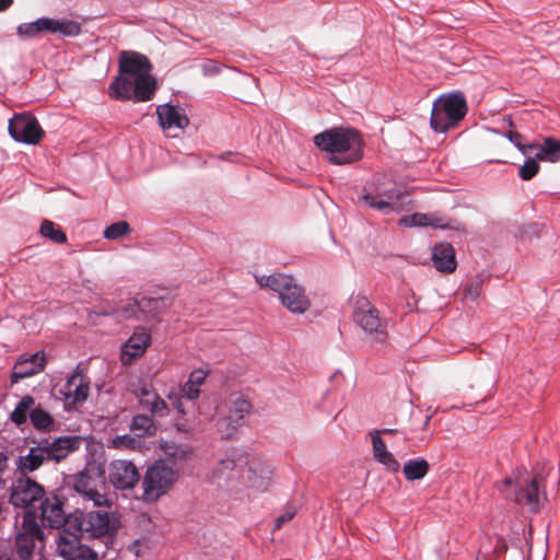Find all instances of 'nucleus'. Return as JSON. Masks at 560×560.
<instances>
[{
  "label": "nucleus",
  "mask_w": 560,
  "mask_h": 560,
  "mask_svg": "<svg viewBox=\"0 0 560 560\" xmlns=\"http://www.w3.org/2000/svg\"><path fill=\"white\" fill-rule=\"evenodd\" d=\"M0 560H14L11 556L8 553L0 555Z\"/></svg>",
  "instance_id": "54"
},
{
  "label": "nucleus",
  "mask_w": 560,
  "mask_h": 560,
  "mask_svg": "<svg viewBox=\"0 0 560 560\" xmlns=\"http://www.w3.org/2000/svg\"><path fill=\"white\" fill-rule=\"evenodd\" d=\"M143 409L149 410L155 417H165L168 415V406L166 401L154 390L142 387L139 398Z\"/></svg>",
  "instance_id": "28"
},
{
  "label": "nucleus",
  "mask_w": 560,
  "mask_h": 560,
  "mask_svg": "<svg viewBox=\"0 0 560 560\" xmlns=\"http://www.w3.org/2000/svg\"><path fill=\"white\" fill-rule=\"evenodd\" d=\"M112 445L114 448H129L135 450L140 445V441L137 438L131 436L130 434L117 435L112 440Z\"/></svg>",
  "instance_id": "41"
},
{
  "label": "nucleus",
  "mask_w": 560,
  "mask_h": 560,
  "mask_svg": "<svg viewBox=\"0 0 560 560\" xmlns=\"http://www.w3.org/2000/svg\"><path fill=\"white\" fill-rule=\"evenodd\" d=\"M429 421H430V418H429V417H427L424 424H428V423H429Z\"/></svg>",
  "instance_id": "59"
},
{
  "label": "nucleus",
  "mask_w": 560,
  "mask_h": 560,
  "mask_svg": "<svg viewBox=\"0 0 560 560\" xmlns=\"http://www.w3.org/2000/svg\"><path fill=\"white\" fill-rule=\"evenodd\" d=\"M151 303H153L154 305H158L159 301L158 300H148V299L143 298V299H141V301L136 302L137 306L140 310H143L144 306L150 305Z\"/></svg>",
  "instance_id": "50"
},
{
  "label": "nucleus",
  "mask_w": 560,
  "mask_h": 560,
  "mask_svg": "<svg viewBox=\"0 0 560 560\" xmlns=\"http://www.w3.org/2000/svg\"><path fill=\"white\" fill-rule=\"evenodd\" d=\"M222 66L214 61V60H208L202 65V73L206 77H213L221 72Z\"/></svg>",
  "instance_id": "48"
},
{
  "label": "nucleus",
  "mask_w": 560,
  "mask_h": 560,
  "mask_svg": "<svg viewBox=\"0 0 560 560\" xmlns=\"http://www.w3.org/2000/svg\"><path fill=\"white\" fill-rule=\"evenodd\" d=\"M72 533L81 536L86 533L90 538L113 536L119 528V521L114 513L106 510L75 512Z\"/></svg>",
  "instance_id": "7"
},
{
  "label": "nucleus",
  "mask_w": 560,
  "mask_h": 560,
  "mask_svg": "<svg viewBox=\"0 0 560 560\" xmlns=\"http://www.w3.org/2000/svg\"><path fill=\"white\" fill-rule=\"evenodd\" d=\"M37 541L40 539L16 534L14 546L18 557L21 560H32Z\"/></svg>",
  "instance_id": "36"
},
{
  "label": "nucleus",
  "mask_w": 560,
  "mask_h": 560,
  "mask_svg": "<svg viewBox=\"0 0 560 560\" xmlns=\"http://www.w3.org/2000/svg\"><path fill=\"white\" fill-rule=\"evenodd\" d=\"M151 343V334L144 327H137L133 334L122 343L120 362L130 365L136 359L142 357Z\"/></svg>",
  "instance_id": "15"
},
{
  "label": "nucleus",
  "mask_w": 560,
  "mask_h": 560,
  "mask_svg": "<svg viewBox=\"0 0 560 560\" xmlns=\"http://www.w3.org/2000/svg\"><path fill=\"white\" fill-rule=\"evenodd\" d=\"M8 130L14 141L24 144H37L44 136L38 120L30 113L14 114L9 120Z\"/></svg>",
  "instance_id": "10"
},
{
  "label": "nucleus",
  "mask_w": 560,
  "mask_h": 560,
  "mask_svg": "<svg viewBox=\"0 0 560 560\" xmlns=\"http://www.w3.org/2000/svg\"><path fill=\"white\" fill-rule=\"evenodd\" d=\"M529 150L532 155L539 161H547L550 163L560 162V140L547 137L541 144L530 143Z\"/></svg>",
  "instance_id": "27"
},
{
  "label": "nucleus",
  "mask_w": 560,
  "mask_h": 560,
  "mask_svg": "<svg viewBox=\"0 0 560 560\" xmlns=\"http://www.w3.org/2000/svg\"><path fill=\"white\" fill-rule=\"evenodd\" d=\"M430 470V465L422 457L408 459L402 467V472L408 481L423 479Z\"/></svg>",
  "instance_id": "30"
},
{
  "label": "nucleus",
  "mask_w": 560,
  "mask_h": 560,
  "mask_svg": "<svg viewBox=\"0 0 560 560\" xmlns=\"http://www.w3.org/2000/svg\"><path fill=\"white\" fill-rule=\"evenodd\" d=\"M152 65L149 58L136 51H121L119 55V73L130 80L138 78L140 74L151 72Z\"/></svg>",
  "instance_id": "18"
},
{
  "label": "nucleus",
  "mask_w": 560,
  "mask_h": 560,
  "mask_svg": "<svg viewBox=\"0 0 560 560\" xmlns=\"http://www.w3.org/2000/svg\"><path fill=\"white\" fill-rule=\"evenodd\" d=\"M156 116L163 130L184 129L189 124L185 109L179 105L161 104L156 107Z\"/></svg>",
  "instance_id": "21"
},
{
  "label": "nucleus",
  "mask_w": 560,
  "mask_h": 560,
  "mask_svg": "<svg viewBox=\"0 0 560 560\" xmlns=\"http://www.w3.org/2000/svg\"><path fill=\"white\" fill-rule=\"evenodd\" d=\"M178 477V471L168 462L155 460L148 467L142 480L143 500L154 502L164 495Z\"/></svg>",
  "instance_id": "8"
},
{
  "label": "nucleus",
  "mask_w": 560,
  "mask_h": 560,
  "mask_svg": "<svg viewBox=\"0 0 560 560\" xmlns=\"http://www.w3.org/2000/svg\"><path fill=\"white\" fill-rule=\"evenodd\" d=\"M43 33H48L46 16L39 18L30 23H22L16 27V35L21 39H33Z\"/></svg>",
  "instance_id": "31"
},
{
  "label": "nucleus",
  "mask_w": 560,
  "mask_h": 560,
  "mask_svg": "<svg viewBox=\"0 0 560 560\" xmlns=\"http://www.w3.org/2000/svg\"><path fill=\"white\" fill-rule=\"evenodd\" d=\"M86 501H91L93 506L98 508V510H103V508H110L112 501L107 498V495L101 492L97 488L94 489L89 497L83 498Z\"/></svg>",
  "instance_id": "42"
},
{
  "label": "nucleus",
  "mask_w": 560,
  "mask_h": 560,
  "mask_svg": "<svg viewBox=\"0 0 560 560\" xmlns=\"http://www.w3.org/2000/svg\"><path fill=\"white\" fill-rule=\"evenodd\" d=\"M408 194L396 188L384 187L375 182L366 183L363 187V194L358 197L359 202L377 210L384 215L399 213L410 203Z\"/></svg>",
  "instance_id": "4"
},
{
  "label": "nucleus",
  "mask_w": 560,
  "mask_h": 560,
  "mask_svg": "<svg viewBox=\"0 0 560 560\" xmlns=\"http://www.w3.org/2000/svg\"><path fill=\"white\" fill-rule=\"evenodd\" d=\"M130 226L126 221H118L108 225L103 235L107 240H117L122 235L129 233Z\"/></svg>",
  "instance_id": "39"
},
{
  "label": "nucleus",
  "mask_w": 560,
  "mask_h": 560,
  "mask_svg": "<svg viewBox=\"0 0 560 560\" xmlns=\"http://www.w3.org/2000/svg\"><path fill=\"white\" fill-rule=\"evenodd\" d=\"M182 394L183 397L187 398L188 400H195L199 397L200 389L198 386L190 384V382L187 380V382L182 387Z\"/></svg>",
  "instance_id": "46"
},
{
  "label": "nucleus",
  "mask_w": 560,
  "mask_h": 560,
  "mask_svg": "<svg viewBox=\"0 0 560 560\" xmlns=\"http://www.w3.org/2000/svg\"><path fill=\"white\" fill-rule=\"evenodd\" d=\"M73 488L82 498L89 497L96 489V479L88 472H80L75 477Z\"/></svg>",
  "instance_id": "37"
},
{
  "label": "nucleus",
  "mask_w": 560,
  "mask_h": 560,
  "mask_svg": "<svg viewBox=\"0 0 560 560\" xmlns=\"http://www.w3.org/2000/svg\"><path fill=\"white\" fill-rule=\"evenodd\" d=\"M8 455L4 452H0V475L4 472L8 466Z\"/></svg>",
  "instance_id": "49"
},
{
  "label": "nucleus",
  "mask_w": 560,
  "mask_h": 560,
  "mask_svg": "<svg viewBox=\"0 0 560 560\" xmlns=\"http://www.w3.org/2000/svg\"><path fill=\"white\" fill-rule=\"evenodd\" d=\"M469 290H470V292H476L477 293L478 285H476L475 289H472V285H471V287H469Z\"/></svg>",
  "instance_id": "56"
},
{
  "label": "nucleus",
  "mask_w": 560,
  "mask_h": 560,
  "mask_svg": "<svg viewBox=\"0 0 560 560\" xmlns=\"http://www.w3.org/2000/svg\"><path fill=\"white\" fill-rule=\"evenodd\" d=\"M246 456L238 450H231L219 460L212 470V479L219 487H229L237 479L244 468Z\"/></svg>",
  "instance_id": "13"
},
{
  "label": "nucleus",
  "mask_w": 560,
  "mask_h": 560,
  "mask_svg": "<svg viewBox=\"0 0 560 560\" xmlns=\"http://www.w3.org/2000/svg\"><path fill=\"white\" fill-rule=\"evenodd\" d=\"M429 226H432V228H439V229H445L446 226L444 224L441 223V220L435 218V217H431L430 215V224Z\"/></svg>",
  "instance_id": "51"
},
{
  "label": "nucleus",
  "mask_w": 560,
  "mask_h": 560,
  "mask_svg": "<svg viewBox=\"0 0 560 560\" xmlns=\"http://www.w3.org/2000/svg\"><path fill=\"white\" fill-rule=\"evenodd\" d=\"M47 447V460L59 463L63 460L70 453L79 450L81 438L77 435L59 436L51 442L49 439H42Z\"/></svg>",
  "instance_id": "20"
},
{
  "label": "nucleus",
  "mask_w": 560,
  "mask_h": 560,
  "mask_svg": "<svg viewBox=\"0 0 560 560\" xmlns=\"http://www.w3.org/2000/svg\"><path fill=\"white\" fill-rule=\"evenodd\" d=\"M468 106L462 92L439 96L433 105L430 118L431 128L444 133L454 128L467 114Z\"/></svg>",
  "instance_id": "5"
},
{
  "label": "nucleus",
  "mask_w": 560,
  "mask_h": 560,
  "mask_svg": "<svg viewBox=\"0 0 560 560\" xmlns=\"http://www.w3.org/2000/svg\"><path fill=\"white\" fill-rule=\"evenodd\" d=\"M72 538L60 536L58 550L63 560H96L97 552L79 540V535L70 533Z\"/></svg>",
  "instance_id": "19"
},
{
  "label": "nucleus",
  "mask_w": 560,
  "mask_h": 560,
  "mask_svg": "<svg viewBox=\"0 0 560 560\" xmlns=\"http://www.w3.org/2000/svg\"><path fill=\"white\" fill-rule=\"evenodd\" d=\"M370 434L372 440L374 459L377 463L384 465L388 471L397 472L400 468V464L395 458V456L389 451H387V446L383 439L381 438L382 431H373Z\"/></svg>",
  "instance_id": "26"
},
{
  "label": "nucleus",
  "mask_w": 560,
  "mask_h": 560,
  "mask_svg": "<svg viewBox=\"0 0 560 560\" xmlns=\"http://www.w3.org/2000/svg\"><path fill=\"white\" fill-rule=\"evenodd\" d=\"M108 480L117 490H130L140 481V474L131 460L114 459L108 465Z\"/></svg>",
  "instance_id": "14"
},
{
  "label": "nucleus",
  "mask_w": 560,
  "mask_h": 560,
  "mask_svg": "<svg viewBox=\"0 0 560 560\" xmlns=\"http://www.w3.org/2000/svg\"><path fill=\"white\" fill-rule=\"evenodd\" d=\"M244 466H246L244 472L246 474L248 486L259 491L267 490L273 472L268 462L260 457L253 456L248 458L246 456Z\"/></svg>",
  "instance_id": "16"
},
{
  "label": "nucleus",
  "mask_w": 560,
  "mask_h": 560,
  "mask_svg": "<svg viewBox=\"0 0 560 560\" xmlns=\"http://www.w3.org/2000/svg\"><path fill=\"white\" fill-rule=\"evenodd\" d=\"M382 434H394L397 432L396 429H389V428H386V429H382Z\"/></svg>",
  "instance_id": "53"
},
{
  "label": "nucleus",
  "mask_w": 560,
  "mask_h": 560,
  "mask_svg": "<svg viewBox=\"0 0 560 560\" xmlns=\"http://www.w3.org/2000/svg\"><path fill=\"white\" fill-rule=\"evenodd\" d=\"M526 229L536 230V225H528Z\"/></svg>",
  "instance_id": "58"
},
{
  "label": "nucleus",
  "mask_w": 560,
  "mask_h": 560,
  "mask_svg": "<svg viewBox=\"0 0 560 560\" xmlns=\"http://www.w3.org/2000/svg\"><path fill=\"white\" fill-rule=\"evenodd\" d=\"M39 503V515L44 525L50 528L63 527V532L71 533L74 523L73 514L66 515L63 501L59 497L54 493L45 494Z\"/></svg>",
  "instance_id": "11"
},
{
  "label": "nucleus",
  "mask_w": 560,
  "mask_h": 560,
  "mask_svg": "<svg viewBox=\"0 0 560 560\" xmlns=\"http://www.w3.org/2000/svg\"><path fill=\"white\" fill-rule=\"evenodd\" d=\"M539 171V164L535 159L529 158L520 168V177L524 180L532 179Z\"/></svg>",
  "instance_id": "43"
},
{
  "label": "nucleus",
  "mask_w": 560,
  "mask_h": 560,
  "mask_svg": "<svg viewBox=\"0 0 560 560\" xmlns=\"http://www.w3.org/2000/svg\"><path fill=\"white\" fill-rule=\"evenodd\" d=\"M260 287H266L279 294L282 305L293 314H304L311 306L304 288L292 276L275 273L257 278Z\"/></svg>",
  "instance_id": "3"
},
{
  "label": "nucleus",
  "mask_w": 560,
  "mask_h": 560,
  "mask_svg": "<svg viewBox=\"0 0 560 560\" xmlns=\"http://www.w3.org/2000/svg\"><path fill=\"white\" fill-rule=\"evenodd\" d=\"M469 290H470V292H476L477 293L478 285H476L475 289H472V285H471V287H469Z\"/></svg>",
  "instance_id": "55"
},
{
  "label": "nucleus",
  "mask_w": 560,
  "mask_h": 560,
  "mask_svg": "<svg viewBox=\"0 0 560 560\" xmlns=\"http://www.w3.org/2000/svg\"><path fill=\"white\" fill-rule=\"evenodd\" d=\"M499 490L508 500L526 505L533 512H538L540 499L546 498L539 489L537 478L525 468H518L513 476L506 477Z\"/></svg>",
  "instance_id": "2"
},
{
  "label": "nucleus",
  "mask_w": 560,
  "mask_h": 560,
  "mask_svg": "<svg viewBox=\"0 0 560 560\" xmlns=\"http://www.w3.org/2000/svg\"><path fill=\"white\" fill-rule=\"evenodd\" d=\"M45 497V489L31 477H19L11 488L10 502L16 508H31Z\"/></svg>",
  "instance_id": "12"
},
{
  "label": "nucleus",
  "mask_w": 560,
  "mask_h": 560,
  "mask_svg": "<svg viewBox=\"0 0 560 560\" xmlns=\"http://www.w3.org/2000/svg\"><path fill=\"white\" fill-rule=\"evenodd\" d=\"M399 224L404 226H429L430 215L424 213H413L411 215H405L399 220Z\"/></svg>",
  "instance_id": "40"
},
{
  "label": "nucleus",
  "mask_w": 560,
  "mask_h": 560,
  "mask_svg": "<svg viewBox=\"0 0 560 560\" xmlns=\"http://www.w3.org/2000/svg\"><path fill=\"white\" fill-rule=\"evenodd\" d=\"M433 266L436 270L445 273L453 272L457 267L455 249L452 244L442 242L432 248Z\"/></svg>",
  "instance_id": "24"
},
{
  "label": "nucleus",
  "mask_w": 560,
  "mask_h": 560,
  "mask_svg": "<svg viewBox=\"0 0 560 560\" xmlns=\"http://www.w3.org/2000/svg\"><path fill=\"white\" fill-rule=\"evenodd\" d=\"M28 417L32 425L38 431L50 432L55 428L52 416L42 407L31 408Z\"/></svg>",
  "instance_id": "32"
},
{
  "label": "nucleus",
  "mask_w": 560,
  "mask_h": 560,
  "mask_svg": "<svg viewBox=\"0 0 560 560\" xmlns=\"http://www.w3.org/2000/svg\"><path fill=\"white\" fill-rule=\"evenodd\" d=\"M48 34H58L63 37H77L81 34V24L73 20L47 18Z\"/></svg>",
  "instance_id": "29"
},
{
  "label": "nucleus",
  "mask_w": 560,
  "mask_h": 560,
  "mask_svg": "<svg viewBox=\"0 0 560 560\" xmlns=\"http://www.w3.org/2000/svg\"><path fill=\"white\" fill-rule=\"evenodd\" d=\"M40 234L57 244H63L67 241L65 232L49 220L42 222Z\"/></svg>",
  "instance_id": "38"
},
{
  "label": "nucleus",
  "mask_w": 560,
  "mask_h": 560,
  "mask_svg": "<svg viewBox=\"0 0 560 560\" xmlns=\"http://www.w3.org/2000/svg\"><path fill=\"white\" fill-rule=\"evenodd\" d=\"M130 431L138 438L153 436L156 432V425L148 415H136L132 417Z\"/></svg>",
  "instance_id": "33"
},
{
  "label": "nucleus",
  "mask_w": 560,
  "mask_h": 560,
  "mask_svg": "<svg viewBox=\"0 0 560 560\" xmlns=\"http://www.w3.org/2000/svg\"><path fill=\"white\" fill-rule=\"evenodd\" d=\"M296 514V510L288 506L285 511L276 518L275 530L280 529L287 522L291 521Z\"/></svg>",
  "instance_id": "45"
},
{
  "label": "nucleus",
  "mask_w": 560,
  "mask_h": 560,
  "mask_svg": "<svg viewBox=\"0 0 560 560\" xmlns=\"http://www.w3.org/2000/svg\"><path fill=\"white\" fill-rule=\"evenodd\" d=\"M45 354L42 351L35 352L28 357H21L14 364L11 374L12 383H16L23 378L31 377L42 372L45 368Z\"/></svg>",
  "instance_id": "22"
},
{
  "label": "nucleus",
  "mask_w": 560,
  "mask_h": 560,
  "mask_svg": "<svg viewBox=\"0 0 560 560\" xmlns=\"http://www.w3.org/2000/svg\"><path fill=\"white\" fill-rule=\"evenodd\" d=\"M314 143L329 153L328 161L334 165L358 162L363 156L364 141L353 128H331L314 137Z\"/></svg>",
  "instance_id": "1"
},
{
  "label": "nucleus",
  "mask_w": 560,
  "mask_h": 560,
  "mask_svg": "<svg viewBox=\"0 0 560 560\" xmlns=\"http://www.w3.org/2000/svg\"><path fill=\"white\" fill-rule=\"evenodd\" d=\"M469 290H470V292H476L477 293L478 285H476L475 289H472V285H471V287H469Z\"/></svg>",
  "instance_id": "57"
},
{
  "label": "nucleus",
  "mask_w": 560,
  "mask_h": 560,
  "mask_svg": "<svg viewBox=\"0 0 560 560\" xmlns=\"http://www.w3.org/2000/svg\"><path fill=\"white\" fill-rule=\"evenodd\" d=\"M207 376L208 371L196 369L189 374L188 381L190 384L200 387L205 383Z\"/></svg>",
  "instance_id": "47"
},
{
  "label": "nucleus",
  "mask_w": 560,
  "mask_h": 560,
  "mask_svg": "<svg viewBox=\"0 0 560 560\" xmlns=\"http://www.w3.org/2000/svg\"><path fill=\"white\" fill-rule=\"evenodd\" d=\"M18 534L33 537L36 539H40V540L43 539L44 534H43V530L37 522V514L35 512H32V511L25 512V514L23 516L21 528L18 532Z\"/></svg>",
  "instance_id": "35"
},
{
  "label": "nucleus",
  "mask_w": 560,
  "mask_h": 560,
  "mask_svg": "<svg viewBox=\"0 0 560 560\" xmlns=\"http://www.w3.org/2000/svg\"><path fill=\"white\" fill-rule=\"evenodd\" d=\"M35 399L31 395H24L16 404L14 410L10 415V420L21 427L27 422V413L34 406Z\"/></svg>",
  "instance_id": "34"
},
{
  "label": "nucleus",
  "mask_w": 560,
  "mask_h": 560,
  "mask_svg": "<svg viewBox=\"0 0 560 560\" xmlns=\"http://www.w3.org/2000/svg\"><path fill=\"white\" fill-rule=\"evenodd\" d=\"M250 409L252 404L243 397H237L233 401L231 416L223 418L218 422L220 431H222L223 427H225L226 429V431L223 433V438H230L232 435V433L241 424V420L244 418L245 415L249 413Z\"/></svg>",
  "instance_id": "23"
},
{
  "label": "nucleus",
  "mask_w": 560,
  "mask_h": 560,
  "mask_svg": "<svg viewBox=\"0 0 560 560\" xmlns=\"http://www.w3.org/2000/svg\"><path fill=\"white\" fill-rule=\"evenodd\" d=\"M353 319L371 338L372 342L384 343L388 337L386 319L381 318L378 310L365 298L354 301Z\"/></svg>",
  "instance_id": "9"
},
{
  "label": "nucleus",
  "mask_w": 560,
  "mask_h": 560,
  "mask_svg": "<svg viewBox=\"0 0 560 560\" xmlns=\"http://www.w3.org/2000/svg\"><path fill=\"white\" fill-rule=\"evenodd\" d=\"M66 405L74 407L86 401L90 392V381L80 371H75L60 388Z\"/></svg>",
  "instance_id": "17"
},
{
  "label": "nucleus",
  "mask_w": 560,
  "mask_h": 560,
  "mask_svg": "<svg viewBox=\"0 0 560 560\" xmlns=\"http://www.w3.org/2000/svg\"><path fill=\"white\" fill-rule=\"evenodd\" d=\"M506 138L524 154L532 155V150H529V144H523V136L518 132L509 131L506 133Z\"/></svg>",
  "instance_id": "44"
},
{
  "label": "nucleus",
  "mask_w": 560,
  "mask_h": 560,
  "mask_svg": "<svg viewBox=\"0 0 560 560\" xmlns=\"http://www.w3.org/2000/svg\"><path fill=\"white\" fill-rule=\"evenodd\" d=\"M158 89L156 79L149 73L140 74L130 80L117 75L109 84V96L117 101H132L135 103L152 100Z\"/></svg>",
  "instance_id": "6"
},
{
  "label": "nucleus",
  "mask_w": 560,
  "mask_h": 560,
  "mask_svg": "<svg viewBox=\"0 0 560 560\" xmlns=\"http://www.w3.org/2000/svg\"><path fill=\"white\" fill-rule=\"evenodd\" d=\"M47 447L40 440L37 445L30 448L26 455L18 457L16 468L22 474L33 472L47 460Z\"/></svg>",
  "instance_id": "25"
},
{
  "label": "nucleus",
  "mask_w": 560,
  "mask_h": 560,
  "mask_svg": "<svg viewBox=\"0 0 560 560\" xmlns=\"http://www.w3.org/2000/svg\"><path fill=\"white\" fill-rule=\"evenodd\" d=\"M13 3V0H0V12L7 11Z\"/></svg>",
  "instance_id": "52"
}]
</instances>
